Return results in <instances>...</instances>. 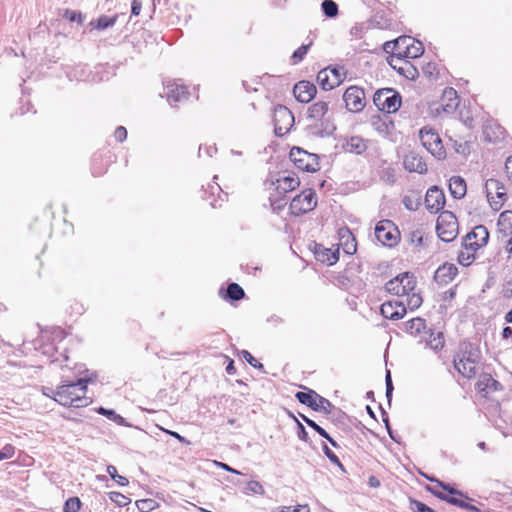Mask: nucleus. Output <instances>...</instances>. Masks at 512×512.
<instances>
[{
  "mask_svg": "<svg viewBox=\"0 0 512 512\" xmlns=\"http://www.w3.org/2000/svg\"><path fill=\"white\" fill-rule=\"evenodd\" d=\"M445 195L437 186L430 187L425 195V206L430 213H438L444 208Z\"/></svg>",
  "mask_w": 512,
  "mask_h": 512,
  "instance_id": "nucleus-15",
  "label": "nucleus"
},
{
  "mask_svg": "<svg viewBox=\"0 0 512 512\" xmlns=\"http://www.w3.org/2000/svg\"><path fill=\"white\" fill-rule=\"evenodd\" d=\"M346 78V71L342 66H329L317 74V82L324 91L339 86Z\"/></svg>",
  "mask_w": 512,
  "mask_h": 512,
  "instance_id": "nucleus-6",
  "label": "nucleus"
},
{
  "mask_svg": "<svg viewBox=\"0 0 512 512\" xmlns=\"http://www.w3.org/2000/svg\"><path fill=\"white\" fill-rule=\"evenodd\" d=\"M241 355L242 357L251 365L253 366L254 368L256 369H259V370H263L264 369V366L262 363L258 362L253 356L252 354L247 351V350H242L241 351Z\"/></svg>",
  "mask_w": 512,
  "mask_h": 512,
  "instance_id": "nucleus-57",
  "label": "nucleus"
},
{
  "mask_svg": "<svg viewBox=\"0 0 512 512\" xmlns=\"http://www.w3.org/2000/svg\"><path fill=\"white\" fill-rule=\"evenodd\" d=\"M107 473L120 486L128 485V483H129L128 479L126 477L122 476V475H119L115 466L108 465L107 466Z\"/></svg>",
  "mask_w": 512,
  "mask_h": 512,
  "instance_id": "nucleus-50",
  "label": "nucleus"
},
{
  "mask_svg": "<svg viewBox=\"0 0 512 512\" xmlns=\"http://www.w3.org/2000/svg\"><path fill=\"white\" fill-rule=\"evenodd\" d=\"M314 254L318 261L331 266L339 259V248L332 250L321 244H316Z\"/></svg>",
  "mask_w": 512,
  "mask_h": 512,
  "instance_id": "nucleus-23",
  "label": "nucleus"
},
{
  "mask_svg": "<svg viewBox=\"0 0 512 512\" xmlns=\"http://www.w3.org/2000/svg\"><path fill=\"white\" fill-rule=\"evenodd\" d=\"M385 384H386V397H387L388 402L390 403L391 399H392V393H393L394 387H393V383H392L391 373L389 370L386 371Z\"/></svg>",
  "mask_w": 512,
  "mask_h": 512,
  "instance_id": "nucleus-61",
  "label": "nucleus"
},
{
  "mask_svg": "<svg viewBox=\"0 0 512 512\" xmlns=\"http://www.w3.org/2000/svg\"><path fill=\"white\" fill-rule=\"evenodd\" d=\"M295 98L301 103H309L316 95V86L309 81H299L293 88Z\"/></svg>",
  "mask_w": 512,
  "mask_h": 512,
  "instance_id": "nucleus-19",
  "label": "nucleus"
},
{
  "mask_svg": "<svg viewBox=\"0 0 512 512\" xmlns=\"http://www.w3.org/2000/svg\"><path fill=\"white\" fill-rule=\"evenodd\" d=\"M405 326L406 331L413 336L425 334V331H427L425 320L419 317L407 321Z\"/></svg>",
  "mask_w": 512,
  "mask_h": 512,
  "instance_id": "nucleus-29",
  "label": "nucleus"
},
{
  "mask_svg": "<svg viewBox=\"0 0 512 512\" xmlns=\"http://www.w3.org/2000/svg\"><path fill=\"white\" fill-rule=\"evenodd\" d=\"M407 296V303H406V309L409 308L410 310H415L419 308L422 304V297L420 294L412 293V294H405Z\"/></svg>",
  "mask_w": 512,
  "mask_h": 512,
  "instance_id": "nucleus-52",
  "label": "nucleus"
},
{
  "mask_svg": "<svg viewBox=\"0 0 512 512\" xmlns=\"http://www.w3.org/2000/svg\"><path fill=\"white\" fill-rule=\"evenodd\" d=\"M489 240V232L483 225L476 226L469 232L462 241V248L476 252L481 247L485 246Z\"/></svg>",
  "mask_w": 512,
  "mask_h": 512,
  "instance_id": "nucleus-12",
  "label": "nucleus"
},
{
  "mask_svg": "<svg viewBox=\"0 0 512 512\" xmlns=\"http://www.w3.org/2000/svg\"><path fill=\"white\" fill-rule=\"evenodd\" d=\"M300 185L299 178L294 174L279 175L275 180L270 181V188H273L278 194L285 195L286 193L295 190Z\"/></svg>",
  "mask_w": 512,
  "mask_h": 512,
  "instance_id": "nucleus-14",
  "label": "nucleus"
},
{
  "mask_svg": "<svg viewBox=\"0 0 512 512\" xmlns=\"http://www.w3.org/2000/svg\"><path fill=\"white\" fill-rule=\"evenodd\" d=\"M436 231L444 242L453 241L458 235V221L450 211H442L437 218Z\"/></svg>",
  "mask_w": 512,
  "mask_h": 512,
  "instance_id": "nucleus-5",
  "label": "nucleus"
},
{
  "mask_svg": "<svg viewBox=\"0 0 512 512\" xmlns=\"http://www.w3.org/2000/svg\"><path fill=\"white\" fill-rule=\"evenodd\" d=\"M495 129H496V131L493 132L494 136H492L490 134V130H492V126H486L485 127L484 135H485V139L487 141L494 142L503 134V129H502L501 126H496Z\"/></svg>",
  "mask_w": 512,
  "mask_h": 512,
  "instance_id": "nucleus-54",
  "label": "nucleus"
},
{
  "mask_svg": "<svg viewBox=\"0 0 512 512\" xmlns=\"http://www.w3.org/2000/svg\"><path fill=\"white\" fill-rule=\"evenodd\" d=\"M402 203L407 210L416 211L420 206V197L416 194L405 195Z\"/></svg>",
  "mask_w": 512,
  "mask_h": 512,
  "instance_id": "nucleus-41",
  "label": "nucleus"
},
{
  "mask_svg": "<svg viewBox=\"0 0 512 512\" xmlns=\"http://www.w3.org/2000/svg\"><path fill=\"white\" fill-rule=\"evenodd\" d=\"M403 165L409 172H417L419 174L427 172V165L423 158L414 153L405 156Z\"/></svg>",
  "mask_w": 512,
  "mask_h": 512,
  "instance_id": "nucleus-24",
  "label": "nucleus"
},
{
  "mask_svg": "<svg viewBox=\"0 0 512 512\" xmlns=\"http://www.w3.org/2000/svg\"><path fill=\"white\" fill-rule=\"evenodd\" d=\"M383 317L391 320H398L406 314V306L404 302L394 300L384 302L380 307Z\"/></svg>",
  "mask_w": 512,
  "mask_h": 512,
  "instance_id": "nucleus-18",
  "label": "nucleus"
},
{
  "mask_svg": "<svg viewBox=\"0 0 512 512\" xmlns=\"http://www.w3.org/2000/svg\"><path fill=\"white\" fill-rule=\"evenodd\" d=\"M481 358L480 350L471 343H462L459 353L454 357L453 363L460 365L463 361L479 363Z\"/></svg>",
  "mask_w": 512,
  "mask_h": 512,
  "instance_id": "nucleus-20",
  "label": "nucleus"
},
{
  "mask_svg": "<svg viewBox=\"0 0 512 512\" xmlns=\"http://www.w3.org/2000/svg\"><path fill=\"white\" fill-rule=\"evenodd\" d=\"M424 52L423 44L420 41H416L414 39V42L409 45V49L407 51V54L405 58H417L421 56Z\"/></svg>",
  "mask_w": 512,
  "mask_h": 512,
  "instance_id": "nucleus-45",
  "label": "nucleus"
},
{
  "mask_svg": "<svg viewBox=\"0 0 512 512\" xmlns=\"http://www.w3.org/2000/svg\"><path fill=\"white\" fill-rule=\"evenodd\" d=\"M307 425L315 430L321 437H327V431L319 426L314 420H308Z\"/></svg>",
  "mask_w": 512,
  "mask_h": 512,
  "instance_id": "nucleus-64",
  "label": "nucleus"
},
{
  "mask_svg": "<svg viewBox=\"0 0 512 512\" xmlns=\"http://www.w3.org/2000/svg\"><path fill=\"white\" fill-rule=\"evenodd\" d=\"M311 45H312V42H310L308 44H303L297 50H295L291 56L292 63L293 64L300 63L304 59V57L307 54Z\"/></svg>",
  "mask_w": 512,
  "mask_h": 512,
  "instance_id": "nucleus-44",
  "label": "nucleus"
},
{
  "mask_svg": "<svg viewBox=\"0 0 512 512\" xmlns=\"http://www.w3.org/2000/svg\"><path fill=\"white\" fill-rule=\"evenodd\" d=\"M380 179L389 184V185H392L395 183L396 181V174H395V170L394 168L390 167V166H387V167H383L381 170H380Z\"/></svg>",
  "mask_w": 512,
  "mask_h": 512,
  "instance_id": "nucleus-43",
  "label": "nucleus"
},
{
  "mask_svg": "<svg viewBox=\"0 0 512 512\" xmlns=\"http://www.w3.org/2000/svg\"><path fill=\"white\" fill-rule=\"evenodd\" d=\"M295 166L305 172H315L319 169L318 155L309 153L302 148L293 147L289 154Z\"/></svg>",
  "mask_w": 512,
  "mask_h": 512,
  "instance_id": "nucleus-9",
  "label": "nucleus"
},
{
  "mask_svg": "<svg viewBox=\"0 0 512 512\" xmlns=\"http://www.w3.org/2000/svg\"><path fill=\"white\" fill-rule=\"evenodd\" d=\"M419 138L422 145L436 159L442 160L446 157V151L442 144L441 138L432 128L423 127L419 132Z\"/></svg>",
  "mask_w": 512,
  "mask_h": 512,
  "instance_id": "nucleus-7",
  "label": "nucleus"
},
{
  "mask_svg": "<svg viewBox=\"0 0 512 512\" xmlns=\"http://www.w3.org/2000/svg\"><path fill=\"white\" fill-rule=\"evenodd\" d=\"M243 492L246 495H264L265 489L260 482L252 480L247 483Z\"/></svg>",
  "mask_w": 512,
  "mask_h": 512,
  "instance_id": "nucleus-40",
  "label": "nucleus"
},
{
  "mask_svg": "<svg viewBox=\"0 0 512 512\" xmlns=\"http://www.w3.org/2000/svg\"><path fill=\"white\" fill-rule=\"evenodd\" d=\"M395 40L397 46V61H401L402 58H405L407 51L409 49V45H411L414 42V38L410 36H400Z\"/></svg>",
  "mask_w": 512,
  "mask_h": 512,
  "instance_id": "nucleus-33",
  "label": "nucleus"
},
{
  "mask_svg": "<svg viewBox=\"0 0 512 512\" xmlns=\"http://www.w3.org/2000/svg\"><path fill=\"white\" fill-rule=\"evenodd\" d=\"M428 480L432 481V482H436L441 488H443L445 491H447L449 493V496H454V495H457V496H460V497H465V499H468V496L465 495L463 492H461L460 490H457L453 487H451L449 484L447 483H444L442 481H439L435 478H430L428 476H425Z\"/></svg>",
  "mask_w": 512,
  "mask_h": 512,
  "instance_id": "nucleus-46",
  "label": "nucleus"
},
{
  "mask_svg": "<svg viewBox=\"0 0 512 512\" xmlns=\"http://www.w3.org/2000/svg\"><path fill=\"white\" fill-rule=\"evenodd\" d=\"M269 202L274 212L281 211L287 204L284 195L278 194L277 192L270 193Z\"/></svg>",
  "mask_w": 512,
  "mask_h": 512,
  "instance_id": "nucleus-37",
  "label": "nucleus"
},
{
  "mask_svg": "<svg viewBox=\"0 0 512 512\" xmlns=\"http://www.w3.org/2000/svg\"><path fill=\"white\" fill-rule=\"evenodd\" d=\"M346 151L355 154H361L366 150V144L360 137L353 136L344 145Z\"/></svg>",
  "mask_w": 512,
  "mask_h": 512,
  "instance_id": "nucleus-34",
  "label": "nucleus"
},
{
  "mask_svg": "<svg viewBox=\"0 0 512 512\" xmlns=\"http://www.w3.org/2000/svg\"><path fill=\"white\" fill-rule=\"evenodd\" d=\"M15 454V447L11 444H6L0 449V461L11 459Z\"/></svg>",
  "mask_w": 512,
  "mask_h": 512,
  "instance_id": "nucleus-59",
  "label": "nucleus"
},
{
  "mask_svg": "<svg viewBox=\"0 0 512 512\" xmlns=\"http://www.w3.org/2000/svg\"><path fill=\"white\" fill-rule=\"evenodd\" d=\"M136 506L141 512H150L153 511L158 504L153 499H141L136 501Z\"/></svg>",
  "mask_w": 512,
  "mask_h": 512,
  "instance_id": "nucleus-49",
  "label": "nucleus"
},
{
  "mask_svg": "<svg viewBox=\"0 0 512 512\" xmlns=\"http://www.w3.org/2000/svg\"><path fill=\"white\" fill-rule=\"evenodd\" d=\"M97 412L103 416H106L109 420H112L119 425H123L125 423V419L121 415L117 414L112 409H106L104 407H100L97 410Z\"/></svg>",
  "mask_w": 512,
  "mask_h": 512,
  "instance_id": "nucleus-42",
  "label": "nucleus"
},
{
  "mask_svg": "<svg viewBox=\"0 0 512 512\" xmlns=\"http://www.w3.org/2000/svg\"><path fill=\"white\" fill-rule=\"evenodd\" d=\"M117 18L118 15H114L111 17L101 15L98 19L90 21L89 26H91L93 29L102 31L114 26L117 21Z\"/></svg>",
  "mask_w": 512,
  "mask_h": 512,
  "instance_id": "nucleus-31",
  "label": "nucleus"
},
{
  "mask_svg": "<svg viewBox=\"0 0 512 512\" xmlns=\"http://www.w3.org/2000/svg\"><path fill=\"white\" fill-rule=\"evenodd\" d=\"M402 283H403V280L401 279V274H399L395 278L389 280L386 283L385 288H386L387 292H389L390 294L397 295V296H400V295L404 296L405 294L401 291V288H403Z\"/></svg>",
  "mask_w": 512,
  "mask_h": 512,
  "instance_id": "nucleus-36",
  "label": "nucleus"
},
{
  "mask_svg": "<svg viewBox=\"0 0 512 512\" xmlns=\"http://www.w3.org/2000/svg\"><path fill=\"white\" fill-rule=\"evenodd\" d=\"M339 244L347 255H353L357 251V242L349 228L339 229Z\"/></svg>",
  "mask_w": 512,
  "mask_h": 512,
  "instance_id": "nucleus-22",
  "label": "nucleus"
},
{
  "mask_svg": "<svg viewBox=\"0 0 512 512\" xmlns=\"http://www.w3.org/2000/svg\"><path fill=\"white\" fill-rule=\"evenodd\" d=\"M401 101L400 93L393 88L379 89L373 96V102L378 110L389 114L399 110Z\"/></svg>",
  "mask_w": 512,
  "mask_h": 512,
  "instance_id": "nucleus-3",
  "label": "nucleus"
},
{
  "mask_svg": "<svg viewBox=\"0 0 512 512\" xmlns=\"http://www.w3.org/2000/svg\"><path fill=\"white\" fill-rule=\"evenodd\" d=\"M165 94L169 104L171 106H176L177 103L188 98L189 92L186 86L176 82H169L165 86Z\"/></svg>",
  "mask_w": 512,
  "mask_h": 512,
  "instance_id": "nucleus-17",
  "label": "nucleus"
},
{
  "mask_svg": "<svg viewBox=\"0 0 512 512\" xmlns=\"http://www.w3.org/2000/svg\"><path fill=\"white\" fill-rule=\"evenodd\" d=\"M81 508V501L78 497H70L65 501L64 512H78Z\"/></svg>",
  "mask_w": 512,
  "mask_h": 512,
  "instance_id": "nucleus-51",
  "label": "nucleus"
},
{
  "mask_svg": "<svg viewBox=\"0 0 512 512\" xmlns=\"http://www.w3.org/2000/svg\"><path fill=\"white\" fill-rule=\"evenodd\" d=\"M63 17L68 19L70 22H77L78 24H82L84 21V16L81 12L66 9L64 11Z\"/></svg>",
  "mask_w": 512,
  "mask_h": 512,
  "instance_id": "nucleus-53",
  "label": "nucleus"
},
{
  "mask_svg": "<svg viewBox=\"0 0 512 512\" xmlns=\"http://www.w3.org/2000/svg\"><path fill=\"white\" fill-rule=\"evenodd\" d=\"M410 508L413 512H435L432 508L422 503L421 501L412 499L410 501Z\"/></svg>",
  "mask_w": 512,
  "mask_h": 512,
  "instance_id": "nucleus-56",
  "label": "nucleus"
},
{
  "mask_svg": "<svg viewBox=\"0 0 512 512\" xmlns=\"http://www.w3.org/2000/svg\"><path fill=\"white\" fill-rule=\"evenodd\" d=\"M295 398L301 403L316 412H323L325 414H330L335 406L326 398L319 395L312 389H308L307 391H299L295 394Z\"/></svg>",
  "mask_w": 512,
  "mask_h": 512,
  "instance_id": "nucleus-4",
  "label": "nucleus"
},
{
  "mask_svg": "<svg viewBox=\"0 0 512 512\" xmlns=\"http://www.w3.org/2000/svg\"><path fill=\"white\" fill-rule=\"evenodd\" d=\"M422 340L425 341L427 347L434 351L441 350L445 343L443 333L441 331L436 332L431 328L425 331Z\"/></svg>",
  "mask_w": 512,
  "mask_h": 512,
  "instance_id": "nucleus-25",
  "label": "nucleus"
},
{
  "mask_svg": "<svg viewBox=\"0 0 512 512\" xmlns=\"http://www.w3.org/2000/svg\"><path fill=\"white\" fill-rule=\"evenodd\" d=\"M476 389L484 397H488L490 394L501 390L502 385L490 374H482L476 383Z\"/></svg>",
  "mask_w": 512,
  "mask_h": 512,
  "instance_id": "nucleus-21",
  "label": "nucleus"
},
{
  "mask_svg": "<svg viewBox=\"0 0 512 512\" xmlns=\"http://www.w3.org/2000/svg\"><path fill=\"white\" fill-rule=\"evenodd\" d=\"M478 364L476 362L463 361L460 365L454 364V367L463 377L471 379L478 373Z\"/></svg>",
  "mask_w": 512,
  "mask_h": 512,
  "instance_id": "nucleus-30",
  "label": "nucleus"
},
{
  "mask_svg": "<svg viewBox=\"0 0 512 512\" xmlns=\"http://www.w3.org/2000/svg\"><path fill=\"white\" fill-rule=\"evenodd\" d=\"M375 237L382 245L392 247L398 243L400 232L391 220H381L376 224Z\"/></svg>",
  "mask_w": 512,
  "mask_h": 512,
  "instance_id": "nucleus-10",
  "label": "nucleus"
},
{
  "mask_svg": "<svg viewBox=\"0 0 512 512\" xmlns=\"http://www.w3.org/2000/svg\"><path fill=\"white\" fill-rule=\"evenodd\" d=\"M401 279L403 280V283H402L403 288H401V291L404 294L411 293L415 289V286H416L415 277L412 274L405 272V273L401 274Z\"/></svg>",
  "mask_w": 512,
  "mask_h": 512,
  "instance_id": "nucleus-38",
  "label": "nucleus"
},
{
  "mask_svg": "<svg viewBox=\"0 0 512 512\" xmlns=\"http://www.w3.org/2000/svg\"><path fill=\"white\" fill-rule=\"evenodd\" d=\"M330 100H319L307 109V119L312 121L306 127L307 134L311 137L324 138L331 136L336 130L334 119L329 114Z\"/></svg>",
  "mask_w": 512,
  "mask_h": 512,
  "instance_id": "nucleus-2",
  "label": "nucleus"
},
{
  "mask_svg": "<svg viewBox=\"0 0 512 512\" xmlns=\"http://www.w3.org/2000/svg\"><path fill=\"white\" fill-rule=\"evenodd\" d=\"M74 377L63 374L61 384L50 391L54 394V400L62 406L86 407L92 400L86 396L87 384L94 381L95 375L88 370H82L81 366L74 367Z\"/></svg>",
  "mask_w": 512,
  "mask_h": 512,
  "instance_id": "nucleus-1",
  "label": "nucleus"
},
{
  "mask_svg": "<svg viewBox=\"0 0 512 512\" xmlns=\"http://www.w3.org/2000/svg\"><path fill=\"white\" fill-rule=\"evenodd\" d=\"M343 101L348 111L361 112L366 105L365 92L358 86H350L343 94Z\"/></svg>",
  "mask_w": 512,
  "mask_h": 512,
  "instance_id": "nucleus-13",
  "label": "nucleus"
},
{
  "mask_svg": "<svg viewBox=\"0 0 512 512\" xmlns=\"http://www.w3.org/2000/svg\"><path fill=\"white\" fill-rule=\"evenodd\" d=\"M114 137L117 141L123 142L127 138V130L124 126H118L114 132Z\"/></svg>",
  "mask_w": 512,
  "mask_h": 512,
  "instance_id": "nucleus-63",
  "label": "nucleus"
},
{
  "mask_svg": "<svg viewBox=\"0 0 512 512\" xmlns=\"http://www.w3.org/2000/svg\"><path fill=\"white\" fill-rule=\"evenodd\" d=\"M458 273L454 264H444L440 266L434 275L435 280L441 284H447L452 281Z\"/></svg>",
  "mask_w": 512,
  "mask_h": 512,
  "instance_id": "nucleus-26",
  "label": "nucleus"
},
{
  "mask_svg": "<svg viewBox=\"0 0 512 512\" xmlns=\"http://www.w3.org/2000/svg\"><path fill=\"white\" fill-rule=\"evenodd\" d=\"M316 206V192L313 189H306L291 200L289 209L292 215L300 216L312 211Z\"/></svg>",
  "mask_w": 512,
  "mask_h": 512,
  "instance_id": "nucleus-8",
  "label": "nucleus"
},
{
  "mask_svg": "<svg viewBox=\"0 0 512 512\" xmlns=\"http://www.w3.org/2000/svg\"><path fill=\"white\" fill-rule=\"evenodd\" d=\"M322 450L325 456L335 465L342 467V464L338 458V456L325 444L322 445Z\"/></svg>",
  "mask_w": 512,
  "mask_h": 512,
  "instance_id": "nucleus-58",
  "label": "nucleus"
},
{
  "mask_svg": "<svg viewBox=\"0 0 512 512\" xmlns=\"http://www.w3.org/2000/svg\"><path fill=\"white\" fill-rule=\"evenodd\" d=\"M383 50L387 53V54H391L389 58H391L392 61H397V56H396V52H397V46H396V40H391V41H387L384 43L383 45Z\"/></svg>",
  "mask_w": 512,
  "mask_h": 512,
  "instance_id": "nucleus-55",
  "label": "nucleus"
},
{
  "mask_svg": "<svg viewBox=\"0 0 512 512\" xmlns=\"http://www.w3.org/2000/svg\"><path fill=\"white\" fill-rule=\"evenodd\" d=\"M475 260V252L462 249L458 254V262L463 266H469Z\"/></svg>",
  "mask_w": 512,
  "mask_h": 512,
  "instance_id": "nucleus-47",
  "label": "nucleus"
},
{
  "mask_svg": "<svg viewBox=\"0 0 512 512\" xmlns=\"http://www.w3.org/2000/svg\"><path fill=\"white\" fill-rule=\"evenodd\" d=\"M499 233L503 234V236L507 237L512 235V211L506 210L503 211L498 218L497 222Z\"/></svg>",
  "mask_w": 512,
  "mask_h": 512,
  "instance_id": "nucleus-28",
  "label": "nucleus"
},
{
  "mask_svg": "<svg viewBox=\"0 0 512 512\" xmlns=\"http://www.w3.org/2000/svg\"><path fill=\"white\" fill-rule=\"evenodd\" d=\"M109 499L119 507H125L131 500L120 492H109Z\"/></svg>",
  "mask_w": 512,
  "mask_h": 512,
  "instance_id": "nucleus-48",
  "label": "nucleus"
},
{
  "mask_svg": "<svg viewBox=\"0 0 512 512\" xmlns=\"http://www.w3.org/2000/svg\"><path fill=\"white\" fill-rule=\"evenodd\" d=\"M449 191L453 198L462 199L467 192L465 180L460 176H452L449 180Z\"/></svg>",
  "mask_w": 512,
  "mask_h": 512,
  "instance_id": "nucleus-27",
  "label": "nucleus"
},
{
  "mask_svg": "<svg viewBox=\"0 0 512 512\" xmlns=\"http://www.w3.org/2000/svg\"><path fill=\"white\" fill-rule=\"evenodd\" d=\"M274 132L281 137L286 135L294 125L293 113L284 105H277L273 114Z\"/></svg>",
  "mask_w": 512,
  "mask_h": 512,
  "instance_id": "nucleus-11",
  "label": "nucleus"
},
{
  "mask_svg": "<svg viewBox=\"0 0 512 512\" xmlns=\"http://www.w3.org/2000/svg\"><path fill=\"white\" fill-rule=\"evenodd\" d=\"M459 104L460 100L457 91L452 87H447L443 91L440 107L436 108V111L439 113L441 109L446 114H452L457 110Z\"/></svg>",
  "mask_w": 512,
  "mask_h": 512,
  "instance_id": "nucleus-16",
  "label": "nucleus"
},
{
  "mask_svg": "<svg viewBox=\"0 0 512 512\" xmlns=\"http://www.w3.org/2000/svg\"><path fill=\"white\" fill-rule=\"evenodd\" d=\"M295 420L297 422V428H298L297 436H298V438L300 440L304 441V442H308L309 437H308V433H307L305 427L296 418H295Z\"/></svg>",
  "mask_w": 512,
  "mask_h": 512,
  "instance_id": "nucleus-62",
  "label": "nucleus"
},
{
  "mask_svg": "<svg viewBox=\"0 0 512 512\" xmlns=\"http://www.w3.org/2000/svg\"><path fill=\"white\" fill-rule=\"evenodd\" d=\"M492 189L496 190V195L499 199H501L502 201L505 199V197H506L505 187L502 184H500V182L498 180L489 179L486 182L487 197H488L489 201H490V195H491Z\"/></svg>",
  "mask_w": 512,
  "mask_h": 512,
  "instance_id": "nucleus-35",
  "label": "nucleus"
},
{
  "mask_svg": "<svg viewBox=\"0 0 512 512\" xmlns=\"http://www.w3.org/2000/svg\"><path fill=\"white\" fill-rule=\"evenodd\" d=\"M245 292L243 288L237 283H230L227 286L225 294L222 296L227 301H238L243 299Z\"/></svg>",
  "mask_w": 512,
  "mask_h": 512,
  "instance_id": "nucleus-32",
  "label": "nucleus"
},
{
  "mask_svg": "<svg viewBox=\"0 0 512 512\" xmlns=\"http://www.w3.org/2000/svg\"><path fill=\"white\" fill-rule=\"evenodd\" d=\"M466 500H471V499L469 497H468V499H465V497H460L457 495H454V496L446 495V499H444L445 502H447L451 505L457 506L459 508H462L463 503L466 502Z\"/></svg>",
  "mask_w": 512,
  "mask_h": 512,
  "instance_id": "nucleus-60",
  "label": "nucleus"
},
{
  "mask_svg": "<svg viewBox=\"0 0 512 512\" xmlns=\"http://www.w3.org/2000/svg\"><path fill=\"white\" fill-rule=\"evenodd\" d=\"M321 9L323 14L329 18H333L338 15V5L333 0H324L321 3Z\"/></svg>",
  "mask_w": 512,
  "mask_h": 512,
  "instance_id": "nucleus-39",
  "label": "nucleus"
}]
</instances>
